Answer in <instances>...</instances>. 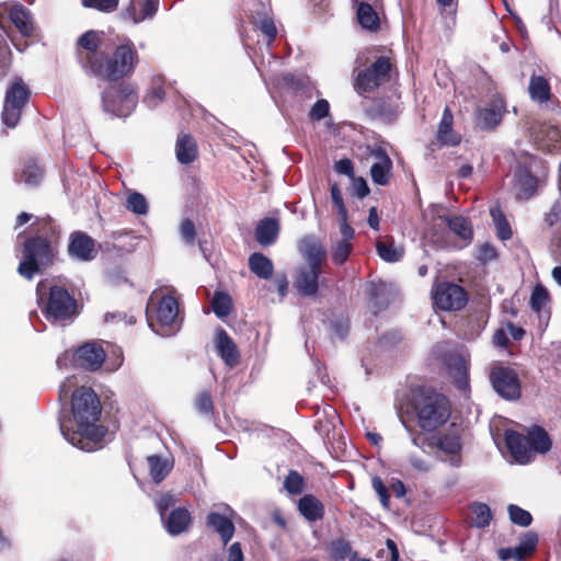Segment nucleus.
Here are the masks:
<instances>
[{
	"label": "nucleus",
	"instance_id": "obj_21",
	"mask_svg": "<svg viewBox=\"0 0 561 561\" xmlns=\"http://www.w3.org/2000/svg\"><path fill=\"white\" fill-rule=\"evenodd\" d=\"M321 272L301 266L298 268L294 279V287L300 296L312 297L319 290V277Z\"/></svg>",
	"mask_w": 561,
	"mask_h": 561
},
{
	"label": "nucleus",
	"instance_id": "obj_4",
	"mask_svg": "<svg viewBox=\"0 0 561 561\" xmlns=\"http://www.w3.org/2000/svg\"><path fill=\"white\" fill-rule=\"evenodd\" d=\"M34 234L23 242V259L18 273L27 280L54 265L58 255L61 230L50 216L36 217L32 225Z\"/></svg>",
	"mask_w": 561,
	"mask_h": 561
},
{
	"label": "nucleus",
	"instance_id": "obj_23",
	"mask_svg": "<svg viewBox=\"0 0 561 561\" xmlns=\"http://www.w3.org/2000/svg\"><path fill=\"white\" fill-rule=\"evenodd\" d=\"M205 524L214 533L220 536L224 546L231 540L236 531V527L231 518L217 512L208 513L205 518Z\"/></svg>",
	"mask_w": 561,
	"mask_h": 561
},
{
	"label": "nucleus",
	"instance_id": "obj_60",
	"mask_svg": "<svg viewBox=\"0 0 561 561\" xmlns=\"http://www.w3.org/2000/svg\"><path fill=\"white\" fill-rule=\"evenodd\" d=\"M561 221V199L553 203L550 210L545 216V222L548 227H553Z\"/></svg>",
	"mask_w": 561,
	"mask_h": 561
},
{
	"label": "nucleus",
	"instance_id": "obj_53",
	"mask_svg": "<svg viewBox=\"0 0 561 561\" xmlns=\"http://www.w3.org/2000/svg\"><path fill=\"white\" fill-rule=\"evenodd\" d=\"M12 64V53L9 46L0 41V81L8 76Z\"/></svg>",
	"mask_w": 561,
	"mask_h": 561
},
{
	"label": "nucleus",
	"instance_id": "obj_1",
	"mask_svg": "<svg viewBox=\"0 0 561 561\" xmlns=\"http://www.w3.org/2000/svg\"><path fill=\"white\" fill-rule=\"evenodd\" d=\"M76 58L88 77L107 83L101 92L104 113L126 118L136 110L139 100L137 87L124 81L134 75L139 64V54L131 41L108 50L103 47L101 34L89 30L76 42Z\"/></svg>",
	"mask_w": 561,
	"mask_h": 561
},
{
	"label": "nucleus",
	"instance_id": "obj_33",
	"mask_svg": "<svg viewBox=\"0 0 561 561\" xmlns=\"http://www.w3.org/2000/svg\"><path fill=\"white\" fill-rule=\"evenodd\" d=\"M549 301L550 296L547 288L540 284L536 285L533 289L529 300L530 308L538 314L539 320H546V323L550 318V310H546V306L549 304Z\"/></svg>",
	"mask_w": 561,
	"mask_h": 561
},
{
	"label": "nucleus",
	"instance_id": "obj_39",
	"mask_svg": "<svg viewBox=\"0 0 561 561\" xmlns=\"http://www.w3.org/2000/svg\"><path fill=\"white\" fill-rule=\"evenodd\" d=\"M149 466V473L154 483L162 482L172 469V465L168 459L159 455H151L147 458Z\"/></svg>",
	"mask_w": 561,
	"mask_h": 561
},
{
	"label": "nucleus",
	"instance_id": "obj_42",
	"mask_svg": "<svg viewBox=\"0 0 561 561\" xmlns=\"http://www.w3.org/2000/svg\"><path fill=\"white\" fill-rule=\"evenodd\" d=\"M328 552L331 561H343L347 557H352V545L344 538H336L332 540L328 547Z\"/></svg>",
	"mask_w": 561,
	"mask_h": 561
},
{
	"label": "nucleus",
	"instance_id": "obj_22",
	"mask_svg": "<svg viewBox=\"0 0 561 561\" xmlns=\"http://www.w3.org/2000/svg\"><path fill=\"white\" fill-rule=\"evenodd\" d=\"M428 446L435 447L447 455H458L462 448L460 434L453 430L433 435L428 438Z\"/></svg>",
	"mask_w": 561,
	"mask_h": 561
},
{
	"label": "nucleus",
	"instance_id": "obj_17",
	"mask_svg": "<svg viewBox=\"0 0 561 561\" xmlns=\"http://www.w3.org/2000/svg\"><path fill=\"white\" fill-rule=\"evenodd\" d=\"M538 540L536 533L528 531L524 535L522 541L516 547L501 548L497 551L499 558L503 561L511 559H514L515 561H524L535 553Z\"/></svg>",
	"mask_w": 561,
	"mask_h": 561
},
{
	"label": "nucleus",
	"instance_id": "obj_57",
	"mask_svg": "<svg viewBox=\"0 0 561 561\" xmlns=\"http://www.w3.org/2000/svg\"><path fill=\"white\" fill-rule=\"evenodd\" d=\"M497 256L499 254L495 247L492 245L491 243L485 242L479 247L476 257L480 263L486 264L491 261L496 260Z\"/></svg>",
	"mask_w": 561,
	"mask_h": 561
},
{
	"label": "nucleus",
	"instance_id": "obj_10",
	"mask_svg": "<svg viewBox=\"0 0 561 561\" xmlns=\"http://www.w3.org/2000/svg\"><path fill=\"white\" fill-rule=\"evenodd\" d=\"M489 378L494 391L503 399L515 401L522 397V383L514 368L495 365L490 369Z\"/></svg>",
	"mask_w": 561,
	"mask_h": 561
},
{
	"label": "nucleus",
	"instance_id": "obj_26",
	"mask_svg": "<svg viewBox=\"0 0 561 561\" xmlns=\"http://www.w3.org/2000/svg\"><path fill=\"white\" fill-rule=\"evenodd\" d=\"M279 221L273 217L261 219L254 230L255 240L262 247H268L276 242L279 234Z\"/></svg>",
	"mask_w": 561,
	"mask_h": 561
},
{
	"label": "nucleus",
	"instance_id": "obj_2",
	"mask_svg": "<svg viewBox=\"0 0 561 561\" xmlns=\"http://www.w3.org/2000/svg\"><path fill=\"white\" fill-rule=\"evenodd\" d=\"M453 404L449 398L436 388L417 385L410 388L401 400L399 417L407 431L414 423L425 433H434L450 419Z\"/></svg>",
	"mask_w": 561,
	"mask_h": 561
},
{
	"label": "nucleus",
	"instance_id": "obj_20",
	"mask_svg": "<svg viewBox=\"0 0 561 561\" xmlns=\"http://www.w3.org/2000/svg\"><path fill=\"white\" fill-rule=\"evenodd\" d=\"M356 20L359 26L370 33H377L381 28L380 11L382 10L381 3H369L356 7Z\"/></svg>",
	"mask_w": 561,
	"mask_h": 561
},
{
	"label": "nucleus",
	"instance_id": "obj_49",
	"mask_svg": "<svg viewBox=\"0 0 561 561\" xmlns=\"http://www.w3.org/2000/svg\"><path fill=\"white\" fill-rule=\"evenodd\" d=\"M305 479L297 470H289L284 479V489L293 495L301 494L305 489Z\"/></svg>",
	"mask_w": 561,
	"mask_h": 561
},
{
	"label": "nucleus",
	"instance_id": "obj_50",
	"mask_svg": "<svg viewBox=\"0 0 561 561\" xmlns=\"http://www.w3.org/2000/svg\"><path fill=\"white\" fill-rule=\"evenodd\" d=\"M507 512L511 522L515 525L527 527L533 522L531 514L516 504H510L507 506Z\"/></svg>",
	"mask_w": 561,
	"mask_h": 561
},
{
	"label": "nucleus",
	"instance_id": "obj_40",
	"mask_svg": "<svg viewBox=\"0 0 561 561\" xmlns=\"http://www.w3.org/2000/svg\"><path fill=\"white\" fill-rule=\"evenodd\" d=\"M471 525L477 528H485L490 525L493 515L490 507L482 502H473L469 505Z\"/></svg>",
	"mask_w": 561,
	"mask_h": 561
},
{
	"label": "nucleus",
	"instance_id": "obj_9",
	"mask_svg": "<svg viewBox=\"0 0 561 561\" xmlns=\"http://www.w3.org/2000/svg\"><path fill=\"white\" fill-rule=\"evenodd\" d=\"M394 64L388 56H379L355 78V88L362 92H373L391 80Z\"/></svg>",
	"mask_w": 561,
	"mask_h": 561
},
{
	"label": "nucleus",
	"instance_id": "obj_19",
	"mask_svg": "<svg viewBox=\"0 0 561 561\" xmlns=\"http://www.w3.org/2000/svg\"><path fill=\"white\" fill-rule=\"evenodd\" d=\"M215 335L217 354L226 365L236 366L239 363L240 353L232 337L221 327L217 328Z\"/></svg>",
	"mask_w": 561,
	"mask_h": 561
},
{
	"label": "nucleus",
	"instance_id": "obj_13",
	"mask_svg": "<svg viewBox=\"0 0 561 561\" xmlns=\"http://www.w3.org/2000/svg\"><path fill=\"white\" fill-rule=\"evenodd\" d=\"M433 299L438 309L457 311L467 306L469 296L462 286L451 282H442L435 287Z\"/></svg>",
	"mask_w": 561,
	"mask_h": 561
},
{
	"label": "nucleus",
	"instance_id": "obj_16",
	"mask_svg": "<svg viewBox=\"0 0 561 561\" xmlns=\"http://www.w3.org/2000/svg\"><path fill=\"white\" fill-rule=\"evenodd\" d=\"M68 254L83 262L93 260L98 254L95 240L83 231H73L69 237Z\"/></svg>",
	"mask_w": 561,
	"mask_h": 561
},
{
	"label": "nucleus",
	"instance_id": "obj_5",
	"mask_svg": "<svg viewBox=\"0 0 561 561\" xmlns=\"http://www.w3.org/2000/svg\"><path fill=\"white\" fill-rule=\"evenodd\" d=\"M38 306L49 321L70 320L79 313L78 301L73 293L54 279H42L36 285Z\"/></svg>",
	"mask_w": 561,
	"mask_h": 561
},
{
	"label": "nucleus",
	"instance_id": "obj_29",
	"mask_svg": "<svg viewBox=\"0 0 561 561\" xmlns=\"http://www.w3.org/2000/svg\"><path fill=\"white\" fill-rule=\"evenodd\" d=\"M505 113V105L502 101L492 102L488 107H484L478 113V122L485 130H493L501 124Z\"/></svg>",
	"mask_w": 561,
	"mask_h": 561
},
{
	"label": "nucleus",
	"instance_id": "obj_61",
	"mask_svg": "<svg viewBox=\"0 0 561 561\" xmlns=\"http://www.w3.org/2000/svg\"><path fill=\"white\" fill-rule=\"evenodd\" d=\"M352 180H353L352 188H353L354 195H356L359 198H364L370 193L368 184L364 178H362V176L356 178L354 175V179H352Z\"/></svg>",
	"mask_w": 561,
	"mask_h": 561
},
{
	"label": "nucleus",
	"instance_id": "obj_35",
	"mask_svg": "<svg viewBox=\"0 0 561 561\" xmlns=\"http://www.w3.org/2000/svg\"><path fill=\"white\" fill-rule=\"evenodd\" d=\"M249 268L262 279H270L274 272L273 262L260 252H254L249 256Z\"/></svg>",
	"mask_w": 561,
	"mask_h": 561
},
{
	"label": "nucleus",
	"instance_id": "obj_11",
	"mask_svg": "<svg viewBox=\"0 0 561 561\" xmlns=\"http://www.w3.org/2000/svg\"><path fill=\"white\" fill-rule=\"evenodd\" d=\"M244 3L251 24L264 34L267 44L273 43L277 36V28L272 18L270 0H247Z\"/></svg>",
	"mask_w": 561,
	"mask_h": 561
},
{
	"label": "nucleus",
	"instance_id": "obj_64",
	"mask_svg": "<svg viewBox=\"0 0 561 561\" xmlns=\"http://www.w3.org/2000/svg\"><path fill=\"white\" fill-rule=\"evenodd\" d=\"M243 552L240 542H233L228 549L227 561H243Z\"/></svg>",
	"mask_w": 561,
	"mask_h": 561
},
{
	"label": "nucleus",
	"instance_id": "obj_3",
	"mask_svg": "<svg viewBox=\"0 0 561 561\" xmlns=\"http://www.w3.org/2000/svg\"><path fill=\"white\" fill-rule=\"evenodd\" d=\"M71 412L77 428L71 430L60 422L64 437L84 451L98 449L107 433L105 426L98 424L102 412L99 396L90 387H78L71 396Z\"/></svg>",
	"mask_w": 561,
	"mask_h": 561
},
{
	"label": "nucleus",
	"instance_id": "obj_56",
	"mask_svg": "<svg viewBox=\"0 0 561 561\" xmlns=\"http://www.w3.org/2000/svg\"><path fill=\"white\" fill-rule=\"evenodd\" d=\"M118 1L119 0H82V5L102 12H112L117 9Z\"/></svg>",
	"mask_w": 561,
	"mask_h": 561
},
{
	"label": "nucleus",
	"instance_id": "obj_27",
	"mask_svg": "<svg viewBox=\"0 0 561 561\" xmlns=\"http://www.w3.org/2000/svg\"><path fill=\"white\" fill-rule=\"evenodd\" d=\"M192 524V515L185 507H178L170 512L164 522L165 530L171 536H178L186 531Z\"/></svg>",
	"mask_w": 561,
	"mask_h": 561
},
{
	"label": "nucleus",
	"instance_id": "obj_7",
	"mask_svg": "<svg viewBox=\"0 0 561 561\" xmlns=\"http://www.w3.org/2000/svg\"><path fill=\"white\" fill-rule=\"evenodd\" d=\"M505 444L512 457L522 465L533 460V453L545 455L552 447L549 434L540 425H533L526 435L514 430L505 431Z\"/></svg>",
	"mask_w": 561,
	"mask_h": 561
},
{
	"label": "nucleus",
	"instance_id": "obj_8",
	"mask_svg": "<svg viewBox=\"0 0 561 561\" xmlns=\"http://www.w3.org/2000/svg\"><path fill=\"white\" fill-rule=\"evenodd\" d=\"M31 99L28 85L15 76L5 90L1 112L2 124L8 128L18 126L22 112Z\"/></svg>",
	"mask_w": 561,
	"mask_h": 561
},
{
	"label": "nucleus",
	"instance_id": "obj_32",
	"mask_svg": "<svg viewBox=\"0 0 561 561\" xmlns=\"http://www.w3.org/2000/svg\"><path fill=\"white\" fill-rule=\"evenodd\" d=\"M9 19L23 36H31L34 27L30 21V13L21 3L12 4L9 9Z\"/></svg>",
	"mask_w": 561,
	"mask_h": 561
},
{
	"label": "nucleus",
	"instance_id": "obj_37",
	"mask_svg": "<svg viewBox=\"0 0 561 561\" xmlns=\"http://www.w3.org/2000/svg\"><path fill=\"white\" fill-rule=\"evenodd\" d=\"M448 367L458 389L465 390L469 386L468 364L461 356L450 358Z\"/></svg>",
	"mask_w": 561,
	"mask_h": 561
},
{
	"label": "nucleus",
	"instance_id": "obj_52",
	"mask_svg": "<svg viewBox=\"0 0 561 561\" xmlns=\"http://www.w3.org/2000/svg\"><path fill=\"white\" fill-rule=\"evenodd\" d=\"M371 485L379 497L381 506L388 510L390 506V493L382 479L378 476H375L371 479Z\"/></svg>",
	"mask_w": 561,
	"mask_h": 561
},
{
	"label": "nucleus",
	"instance_id": "obj_59",
	"mask_svg": "<svg viewBox=\"0 0 561 561\" xmlns=\"http://www.w3.org/2000/svg\"><path fill=\"white\" fill-rule=\"evenodd\" d=\"M330 193H331L332 203L336 208V215H342V214L347 213L346 206H345L343 197H342V192L340 190V186L336 183L331 185Z\"/></svg>",
	"mask_w": 561,
	"mask_h": 561
},
{
	"label": "nucleus",
	"instance_id": "obj_38",
	"mask_svg": "<svg viewBox=\"0 0 561 561\" xmlns=\"http://www.w3.org/2000/svg\"><path fill=\"white\" fill-rule=\"evenodd\" d=\"M305 259L308 262V268L322 273V265L327 261V250L319 242H311L305 249Z\"/></svg>",
	"mask_w": 561,
	"mask_h": 561
},
{
	"label": "nucleus",
	"instance_id": "obj_14",
	"mask_svg": "<svg viewBox=\"0 0 561 561\" xmlns=\"http://www.w3.org/2000/svg\"><path fill=\"white\" fill-rule=\"evenodd\" d=\"M106 352L98 342H85L73 351L71 363L75 368L96 371L104 364Z\"/></svg>",
	"mask_w": 561,
	"mask_h": 561
},
{
	"label": "nucleus",
	"instance_id": "obj_55",
	"mask_svg": "<svg viewBox=\"0 0 561 561\" xmlns=\"http://www.w3.org/2000/svg\"><path fill=\"white\" fill-rule=\"evenodd\" d=\"M337 220H339V225H340V232L342 236L340 241L353 243L352 241L355 238V230L348 224V213L337 215Z\"/></svg>",
	"mask_w": 561,
	"mask_h": 561
},
{
	"label": "nucleus",
	"instance_id": "obj_34",
	"mask_svg": "<svg viewBox=\"0 0 561 561\" xmlns=\"http://www.w3.org/2000/svg\"><path fill=\"white\" fill-rule=\"evenodd\" d=\"M528 93L533 101L547 103L551 100L552 92L549 81L543 76L533 75L528 84Z\"/></svg>",
	"mask_w": 561,
	"mask_h": 561
},
{
	"label": "nucleus",
	"instance_id": "obj_24",
	"mask_svg": "<svg viewBox=\"0 0 561 561\" xmlns=\"http://www.w3.org/2000/svg\"><path fill=\"white\" fill-rule=\"evenodd\" d=\"M453 126L454 115L449 106H446L436 134V138L442 146H457L460 144L461 136L454 130Z\"/></svg>",
	"mask_w": 561,
	"mask_h": 561
},
{
	"label": "nucleus",
	"instance_id": "obj_54",
	"mask_svg": "<svg viewBox=\"0 0 561 561\" xmlns=\"http://www.w3.org/2000/svg\"><path fill=\"white\" fill-rule=\"evenodd\" d=\"M330 114V104L325 99L318 100L309 111L311 121H321Z\"/></svg>",
	"mask_w": 561,
	"mask_h": 561
},
{
	"label": "nucleus",
	"instance_id": "obj_43",
	"mask_svg": "<svg viewBox=\"0 0 561 561\" xmlns=\"http://www.w3.org/2000/svg\"><path fill=\"white\" fill-rule=\"evenodd\" d=\"M376 250L378 255L386 262L394 263L403 257L404 250L401 247H396L393 241H377Z\"/></svg>",
	"mask_w": 561,
	"mask_h": 561
},
{
	"label": "nucleus",
	"instance_id": "obj_48",
	"mask_svg": "<svg viewBox=\"0 0 561 561\" xmlns=\"http://www.w3.org/2000/svg\"><path fill=\"white\" fill-rule=\"evenodd\" d=\"M519 192L524 197H531L538 187V179L529 171H523L517 178Z\"/></svg>",
	"mask_w": 561,
	"mask_h": 561
},
{
	"label": "nucleus",
	"instance_id": "obj_12",
	"mask_svg": "<svg viewBox=\"0 0 561 561\" xmlns=\"http://www.w3.org/2000/svg\"><path fill=\"white\" fill-rule=\"evenodd\" d=\"M529 138L537 149L548 153L561 152V126L546 122L530 123Z\"/></svg>",
	"mask_w": 561,
	"mask_h": 561
},
{
	"label": "nucleus",
	"instance_id": "obj_45",
	"mask_svg": "<svg viewBox=\"0 0 561 561\" xmlns=\"http://www.w3.org/2000/svg\"><path fill=\"white\" fill-rule=\"evenodd\" d=\"M43 174L44 171L42 167L34 161H27L25 162L18 181L27 185L36 186L42 181Z\"/></svg>",
	"mask_w": 561,
	"mask_h": 561
},
{
	"label": "nucleus",
	"instance_id": "obj_31",
	"mask_svg": "<svg viewBox=\"0 0 561 561\" xmlns=\"http://www.w3.org/2000/svg\"><path fill=\"white\" fill-rule=\"evenodd\" d=\"M159 8V0H131L126 9L134 23L152 18Z\"/></svg>",
	"mask_w": 561,
	"mask_h": 561
},
{
	"label": "nucleus",
	"instance_id": "obj_6",
	"mask_svg": "<svg viewBox=\"0 0 561 561\" xmlns=\"http://www.w3.org/2000/svg\"><path fill=\"white\" fill-rule=\"evenodd\" d=\"M146 316L149 327L159 335L170 336L178 332L183 319L180 317V302L175 291L161 296L152 294Z\"/></svg>",
	"mask_w": 561,
	"mask_h": 561
},
{
	"label": "nucleus",
	"instance_id": "obj_51",
	"mask_svg": "<svg viewBox=\"0 0 561 561\" xmlns=\"http://www.w3.org/2000/svg\"><path fill=\"white\" fill-rule=\"evenodd\" d=\"M195 409L205 416H213L215 414V405L209 391L205 390L196 396L194 402Z\"/></svg>",
	"mask_w": 561,
	"mask_h": 561
},
{
	"label": "nucleus",
	"instance_id": "obj_46",
	"mask_svg": "<svg viewBox=\"0 0 561 561\" xmlns=\"http://www.w3.org/2000/svg\"><path fill=\"white\" fill-rule=\"evenodd\" d=\"M125 207L127 210L138 216L147 215L149 209L146 197L141 193L136 191H131L128 193Z\"/></svg>",
	"mask_w": 561,
	"mask_h": 561
},
{
	"label": "nucleus",
	"instance_id": "obj_36",
	"mask_svg": "<svg viewBox=\"0 0 561 561\" xmlns=\"http://www.w3.org/2000/svg\"><path fill=\"white\" fill-rule=\"evenodd\" d=\"M448 228L458 236L466 244H469L473 239V230L471 222L460 215L446 217Z\"/></svg>",
	"mask_w": 561,
	"mask_h": 561
},
{
	"label": "nucleus",
	"instance_id": "obj_18",
	"mask_svg": "<svg viewBox=\"0 0 561 561\" xmlns=\"http://www.w3.org/2000/svg\"><path fill=\"white\" fill-rule=\"evenodd\" d=\"M367 114L373 118H379L387 123L394 122L400 112V104L390 96L375 98L366 108Z\"/></svg>",
	"mask_w": 561,
	"mask_h": 561
},
{
	"label": "nucleus",
	"instance_id": "obj_15",
	"mask_svg": "<svg viewBox=\"0 0 561 561\" xmlns=\"http://www.w3.org/2000/svg\"><path fill=\"white\" fill-rule=\"evenodd\" d=\"M369 154L375 159L370 167V176L375 184L386 186L390 183L392 176V160L386 149L377 147H367Z\"/></svg>",
	"mask_w": 561,
	"mask_h": 561
},
{
	"label": "nucleus",
	"instance_id": "obj_25",
	"mask_svg": "<svg viewBox=\"0 0 561 561\" xmlns=\"http://www.w3.org/2000/svg\"><path fill=\"white\" fill-rule=\"evenodd\" d=\"M298 512L309 523L323 519L324 504L313 494H305L298 500Z\"/></svg>",
	"mask_w": 561,
	"mask_h": 561
},
{
	"label": "nucleus",
	"instance_id": "obj_41",
	"mask_svg": "<svg viewBox=\"0 0 561 561\" xmlns=\"http://www.w3.org/2000/svg\"><path fill=\"white\" fill-rule=\"evenodd\" d=\"M232 308V298L228 293L222 290L215 291L211 299V309L218 318L224 319L228 317L231 313Z\"/></svg>",
	"mask_w": 561,
	"mask_h": 561
},
{
	"label": "nucleus",
	"instance_id": "obj_63",
	"mask_svg": "<svg viewBox=\"0 0 561 561\" xmlns=\"http://www.w3.org/2000/svg\"><path fill=\"white\" fill-rule=\"evenodd\" d=\"M165 92L163 88L156 87L153 88L148 95L145 98L144 102H146L149 106H156L164 99Z\"/></svg>",
	"mask_w": 561,
	"mask_h": 561
},
{
	"label": "nucleus",
	"instance_id": "obj_58",
	"mask_svg": "<svg viewBox=\"0 0 561 561\" xmlns=\"http://www.w3.org/2000/svg\"><path fill=\"white\" fill-rule=\"evenodd\" d=\"M181 236L186 244L193 245L196 240V229L193 220L186 218L180 227Z\"/></svg>",
	"mask_w": 561,
	"mask_h": 561
},
{
	"label": "nucleus",
	"instance_id": "obj_30",
	"mask_svg": "<svg viewBox=\"0 0 561 561\" xmlns=\"http://www.w3.org/2000/svg\"><path fill=\"white\" fill-rule=\"evenodd\" d=\"M176 159L182 164H190L197 159L198 148L194 137L190 134H182L175 144Z\"/></svg>",
	"mask_w": 561,
	"mask_h": 561
},
{
	"label": "nucleus",
	"instance_id": "obj_62",
	"mask_svg": "<svg viewBox=\"0 0 561 561\" xmlns=\"http://www.w3.org/2000/svg\"><path fill=\"white\" fill-rule=\"evenodd\" d=\"M334 169L341 174H345L354 179V164L351 159L344 158L335 162Z\"/></svg>",
	"mask_w": 561,
	"mask_h": 561
},
{
	"label": "nucleus",
	"instance_id": "obj_44",
	"mask_svg": "<svg viewBox=\"0 0 561 561\" xmlns=\"http://www.w3.org/2000/svg\"><path fill=\"white\" fill-rule=\"evenodd\" d=\"M354 251L353 243L336 241L331 245L330 256L332 263L337 266L344 265Z\"/></svg>",
	"mask_w": 561,
	"mask_h": 561
},
{
	"label": "nucleus",
	"instance_id": "obj_28",
	"mask_svg": "<svg viewBox=\"0 0 561 561\" xmlns=\"http://www.w3.org/2000/svg\"><path fill=\"white\" fill-rule=\"evenodd\" d=\"M369 302L374 308V314H378L390 305V293L385 282H370L367 286Z\"/></svg>",
	"mask_w": 561,
	"mask_h": 561
},
{
	"label": "nucleus",
	"instance_id": "obj_47",
	"mask_svg": "<svg viewBox=\"0 0 561 561\" xmlns=\"http://www.w3.org/2000/svg\"><path fill=\"white\" fill-rule=\"evenodd\" d=\"M491 216L496 227V236L500 240H510L513 236L511 225L505 215L500 209H491Z\"/></svg>",
	"mask_w": 561,
	"mask_h": 561
}]
</instances>
